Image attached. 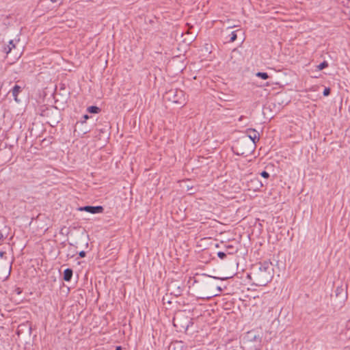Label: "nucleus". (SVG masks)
<instances>
[{"label": "nucleus", "mask_w": 350, "mask_h": 350, "mask_svg": "<svg viewBox=\"0 0 350 350\" xmlns=\"http://www.w3.org/2000/svg\"><path fill=\"white\" fill-rule=\"evenodd\" d=\"M345 292L344 288L341 286H337L335 290V294L336 297H339L340 295L343 294Z\"/></svg>", "instance_id": "obj_19"}, {"label": "nucleus", "mask_w": 350, "mask_h": 350, "mask_svg": "<svg viewBox=\"0 0 350 350\" xmlns=\"http://www.w3.org/2000/svg\"><path fill=\"white\" fill-rule=\"evenodd\" d=\"M225 251L228 255H233L238 252V249L232 245H225L224 247Z\"/></svg>", "instance_id": "obj_15"}, {"label": "nucleus", "mask_w": 350, "mask_h": 350, "mask_svg": "<svg viewBox=\"0 0 350 350\" xmlns=\"http://www.w3.org/2000/svg\"><path fill=\"white\" fill-rule=\"evenodd\" d=\"M327 67H328V63L327 61H323L317 66V68L319 70H322Z\"/></svg>", "instance_id": "obj_21"}, {"label": "nucleus", "mask_w": 350, "mask_h": 350, "mask_svg": "<svg viewBox=\"0 0 350 350\" xmlns=\"http://www.w3.org/2000/svg\"><path fill=\"white\" fill-rule=\"evenodd\" d=\"M4 239V236L2 233V232L0 230V241H3Z\"/></svg>", "instance_id": "obj_33"}, {"label": "nucleus", "mask_w": 350, "mask_h": 350, "mask_svg": "<svg viewBox=\"0 0 350 350\" xmlns=\"http://www.w3.org/2000/svg\"><path fill=\"white\" fill-rule=\"evenodd\" d=\"M171 287L172 289V294L174 295L176 297L181 295L185 289V285L183 284H180L177 281L172 282Z\"/></svg>", "instance_id": "obj_11"}, {"label": "nucleus", "mask_w": 350, "mask_h": 350, "mask_svg": "<svg viewBox=\"0 0 350 350\" xmlns=\"http://www.w3.org/2000/svg\"><path fill=\"white\" fill-rule=\"evenodd\" d=\"M64 88H64V85H62V86L61 89L64 90Z\"/></svg>", "instance_id": "obj_38"}, {"label": "nucleus", "mask_w": 350, "mask_h": 350, "mask_svg": "<svg viewBox=\"0 0 350 350\" xmlns=\"http://www.w3.org/2000/svg\"><path fill=\"white\" fill-rule=\"evenodd\" d=\"M260 174L262 177H263L264 178H266V179L269 178L270 176L269 173L265 170H263L262 172H261L260 173Z\"/></svg>", "instance_id": "obj_23"}, {"label": "nucleus", "mask_w": 350, "mask_h": 350, "mask_svg": "<svg viewBox=\"0 0 350 350\" xmlns=\"http://www.w3.org/2000/svg\"><path fill=\"white\" fill-rule=\"evenodd\" d=\"M68 256H70L72 258V257H73L75 256V253H73L72 254H68Z\"/></svg>", "instance_id": "obj_37"}, {"label": "nucleus", "mask_w": 350, "mask_h": 350, "mask_svg": "<svg viewBox=\"0 0 350 350\" xmlns=\"http://www.w3.org/2000/svg\"><path fill=\"white\" fill-rule=\"evenodd\" d=\"M178 342H172L170 344V347H169V350H176V348L174 347L175 345L178 344Z\"/></svg>", "instance_id": "obj_27"}, {"label": "nucleus", "mask_w": 350, "mask_h": 350, "mask_svg": "<svg viewBox=\"0 0 350 350\" xmlns=\"http://www.w3.org/2000/svg\"><path fill=\"white\" fill-rule=\"evenodd\" d=\"M15 291L16 292L17 294H21L22 293V291L20 288H16Z\"/></svg>", "instance_id": "obj_32"}, {"label": "nucleus", "mask_w": 350, "mask_h": 350, "mask_svg": "<svg viewBox=\"0 0 350 350\" xmlns=\"http://www.w3.org/2000/svg\"><path fill=\"white\" fill-rule=\"evenodd\" d=\"M12 49V48L10 45H5V46H4L3 51L6 54H8L9 53L11 52Z\"/></svg>", "instance_id": "obj_24"}, {"label": "nucleus", "mask_w": 350, "mask_h": 350, "mask_svg": "<svg viewBox=\"0 0 350 350\" xmlns=\"http://www.w3.org/2000/svg\"><path fill=\"white\" fill-rule=\"evenodd\" d=\"M168 100L174 103L182 105L185 102L184 92L178 89H172L166 92Z\"/></svg>", "instance_id": "obj_6"}, {"label": "nucleus", "mask_w": 350, "mask_h": 350, "mask_svg": "<svg viewBox=\"0 0 350 350\" xmlns=\"http://www.w3.org/2000/svg\"><path fill=\"white\" fill-rule=\"evenodd\" d=\"M110 126L109 125V123L107 122L103 127L98 128L96 127L95 133H96V136L98 137L99 139H101V135H107L109 133V129Z\"/></svg>", "instance_id": "obj_12"}, {"label": "nucleus", "mask_w": 350, "mask_h": 350, "mask_svg": "<svg viewBox=\"0 0 350 350\" xmlns=\"http://www.w3.org/2000/svg\"><path fill=\"white\" fill-rule=\"evenodd\" d=\"M31 323L29 321H26L24 323H21L18 326L16 329V334L20 336L23 334L30 336L31 334Z\"/></svg>", "instance_id": "obj_8"}, {"label": "nucleus", "mask_w": 350, "mask_h": 350, "mask_svg": "<svg viewBox=\"0 0 350 350\" xmlns=\"http://www.w3.org/2000/svg\"><path fill=\"white\" fill-rule=\"evenodd\" d=\"M330 93H331L330 88H325L323 92V95L324 96H327L330 94Z\"/></svg>", "instance_id": "obj_25"}, {"label": "nucleus", "mask_w": 350, "mask_h": 350, "mask_svg": "<svg viewBox=\"0 0 350 350\" xmlns=\"http://www.w3.org/2000/svg\"><path fill=\"white\" fill-rule=\"evenodd\" d=\"M264 185L265 184L257 177L250 179L247 184L248 189L254 191H259Z\"/></svg>", "instance_id": "obj_10"}, {"label": "nucleus", "mask_w": 350, "mask_h": 350, "mask_svg": "<svg viewBox=\"0 0 350 350\" xmlns=\"http://www.w3.org/2000/svg\"><path fill=\"white\" fill-rule=\"evenodd\" d=\"M86 256V252L83 250L79 252V258H84Z\"/></svg>", "instance_id": "obj_30"}, {"label": "nucleus", "mask_w": 350, "mask_h": 350, "mask_svg": "<svg viewBox=\"0 0 350 350\" xmlns=\"http://www.w3.org/2000/svg\"><path fill=\"white\" fill-rule=\"evenodd\" d=\"M243 33V30L241 29H237L235 31H232L227 37L226 39L228 42H234L238 37V34Z\"/></svg>", "instance_id": "obj_14"}, {"label": "nucleus", "mask_w": 350, "mask_h": 350, "mask_svg": "<svg viewBox=\"0 0 350 350\" xmlns=\"http://www.w3.org/2000/svg\"><path fill=\"white\" fill-rule=\"evenodd\" d=\"M247 137H242L238 140V145L248 146L247 149H241L237 153V155L247 156L250 154L256 148V143L259 141L260 135L254 129H247L246 131Z\"/></svg>", "instance_id": "obj_2"}, {"label": "nucleus", "mask_w": 350, "mask_h": 350, "mask_svg": "<svg viewBox=\"0 0 350 350\" xmlns=\"http://www.w3.org/2000/svg\"><path fill=\"white\" fill-rule=\"evenodd\" d=\"M73 271L71 268H66L64 271L63 280L66 282H70L72 279Z\"/></svg>", "instance_id": "obj_16"}, {"label": "nucleus", "mask_w": 350, "mask_h": 350, "mask_svg": "<svg viewBox=\"0 0 350 350\" xmlns=\"http://www.w3.org/2000/svg\"><path fill=\"white\" fill-rule=\"evenodd\" d=\"M23 90V88L17 84H15L13 88L10 90L12 95L16 103H19L20 100L18 98V95Z\"/></svg>", "instance_id": "obj_13"}, {"label": "nucleus", "mask_w": 350, "mask_h": 350, "mask_svg": "<svg viewBox=\"0 0 350 350\" xmlns=\"http://www.w3.org/2000/svg\"><path fill=\"white\" fill-rule=\"evenodd\" d=\"M115 350H122V347L120 346H117Z\"/></svg>", "instance_id": "obj_35"}, {"label": "nucleus", "mask_w": 350, "mask_h": 350, "mask_svg": "<svg viewBox=\"0 0 350 350\" xmlns=\"http://www.w3.org/2000/svg\"><path fill=\"white\" fill-rule=\"evenodd\" d=\"M261 341L262 338L259 336V334H257L256 332L254 330H251L247 332L245 336L243 337V342L245 343H250V342H254V348L255 350H260L262 345H261Z\"/></svg>", "instance_id": "obj_4"}, {"label": "nucleus", "mask_w": 350, "mask_h": 350, "mask_svg": "<svg viewBox=\"0 0 350 350\" xmlns=\"http://www.w3.org/2000/svg\"><path fill=\"white\" fill-rule=\"evenodd\" d=\"M273 265L269 260H265L256 265L252 271L247 274L248 278L258 286H266L273 278Z\"/></svg>", "instance_id": "obj_1"}, {"label": "nucleus", "mask_w": 350, "mask_h": 350, "mask_svg": "<svg viewBox=\"0 0 350 350\" xmlns=\"http://www.w3.org/2000/svg\"><path fill=\"white\" fill-rule=\"evenodd\" d=\"M236 148L237 149V151L235 152V153L237 154L238 152H239V151H240L241 148V149H247V148H248V146H241V147H240V146L238 145V142H237V147H236Z\"/></svg>", "instance_id": "obj_29"}, {"label": "nucleus", "mask_w": 350, "mask_h": 350, "mask_svg": "<svg viewBox=\"0 0 350 350\" xmlns=\"http://www.w3.org/2000/svg\"><path fill=\"white\" fill-rule=\"evenodd\" d=\"M193 324L192 319L188 318L187 317H180L176 316L173 319V325L177 329H179L180 332L183 329L187 331L190 325Z\"/></svg>", "instance_id": "obj_5"}, {"label": "nucleus", "mask_w": 350, "mask_h": 350, "mask_svg": "<svg viewBox=\"0 0 350 350\" xmlns=\"http://www.w3.org/2000/svg\"><path fill=\"white\" fill-rule=\"evenodd\" d=\"M51 143H52V142L50 141V139H44L42 141V144L44 146H47L49 144H51Z\"/></svg>", "instance_id": "obj_28"}, {"label": "nucleus", "mask_w": 350, "mask_h": 350, "mask_svg": "<svg viewBox=\"0 0 350 350\" xmlns=\"http://www.w3.org/2000/svg\"><path fill=\"white\" fill-rule=\"evenodd\" d=\"M256 76L264 80H266L269 77V75L265 72H258L256 73Z\"/></svg>", "instance_id": "obj_18"}, {"label": "nucleus", "mask_w": 350, "mask_h": 350, "mask_svg": "<svg viewBox=\"0 0 350 350\" xmlns=\"http://www.w3.org/2000/svg\"><path fill=\"white\" fill-rule=\"evenodd\" d=\"M89 118H90L89 115H88V114H84V115L82 116V118H81V120H80V122H81V124H83V123H85V122L89 119Z\"/></svg>", "instance_id": "obj_26"}, {"label": "nucleus", "mask_w": 350, "mask_h": 350, "mask_svg": "<svg viewBox=\"0 0 350 350\" xmlns=\"http://www.w3.org/2000/svg\"><path fill=\"white\" fill-rule=\"evenodd\" d=\"M218 258L221 260H224L226 258L227 255H228L225 251H219L217 254Z\"/></svg>", "instance_id": "obj_22"}, {"label": "nucleus", "mask_w": 350, "mask_h": 350, "mask_svg": "<svg viewBox=\"0 0 350 350\" xmlns=\"http://www.w3.org/2000/svg\"><path fill=\"white\" fill-rule=\"evenodd\" d=\"M101 109L97 106L92 105L87 108V111L90 113H98L100 112Z\"/></svg>", "instance_id": "obj_17"}, {"label": "nucleus", "mask_w": 350, "mask_h": 350, "mask_svg": "<svg viewBox=\"0 0 350 350\" xmlns=\"http://www.w3.org/2000/svg\"><path fill=\"white\" fill-rule=\"evenodd\" d=\"M5 17L4 15L0 14V21Z\"/></svg>", "instance_id": "obj_36"}, {"label": "nucleus", "mask_w": 350, "mask_h": 350, "mask_svg": "<svg viewBox=\"0 0 350 350\" xmlns=\"http://www.w3.org/2000/svg\"><path fill=\"white\" fill-rule=\"evenodd\" d=\"M80 211H85L92 214L101 213L104 211V208L103 206H81L78 208Z\"/></svg>", "instance_id": "obj_9"}, {"label": "nucleus", "mask_w": 350, "mask_h": 350, "mask_svg": "<svg viewBox=\"0 0 350 350\" xmlns=\"http://www.w3.org/2000/svg\"><path fill=\"white\" fill-rule=\"evenodd\" d=\"M48 0H40L38 3V6H42V3ZM52 3H58L59 5H62L64 0H50Z\"/></svg>", "instance_id": "obj_20"}, {"label": "nucleus", "mask_w": 350, "mask_h": 350, "mask_svg": "<svg viewBox=\"0 0 350 350\" xmlns=\"http://www.w3.org/2000/svg\"><path fill=\"white\" fill-rule=\"evenodd\" d=\"M16 148L14 144H9L7 141L0 142V164L8 163L14 155V150Z\"/></svg>", "instance_id": "obj_3"}, {"label": "nucleus", "mask_w": 350, "mask_h": 350, "mask_svg": "<svg viewBox=\"0 0 350 350\" xmlns=\"http://www.w3.org/2000/svg\"><path fill=\"white\" fill-rule=\"evenodd\" d=\"M5 254V252L0 251V257H1V258H3Z\"/></svg>", "instance_id": "obj_34"}, {"label": "nucleus", "mask_w": 350, "mask_h": 350, "mask_svg": "<svg viewBox=\"0 0 350 350\" xmlns=\"http://www.w3.org/2000/svg\"><path fill=\"white\" fill-rule=\"evenodd\" d=\"M12 49L15 48V44L14 43V41L12 40L9 41V44Z\"/></svg>", "instance_id": "obj_31"}, {"label": "nucleus", "mask_w": 350, "mask_h": 350, "mask_svg": "<svg viewBox=\"0 0 350 350\" xmlns=\"http://www.w3.org/2000/svg\"><path fill=\"white\" fill-rule=\"evenodd\" d=\"M44 116L49 118L47 123L51 126H55L59 122L60 115L57 107H55L54 110L48 109L46 111H44Z\"/></svg>", "instance_id": "obj_7"}]
</instances>
